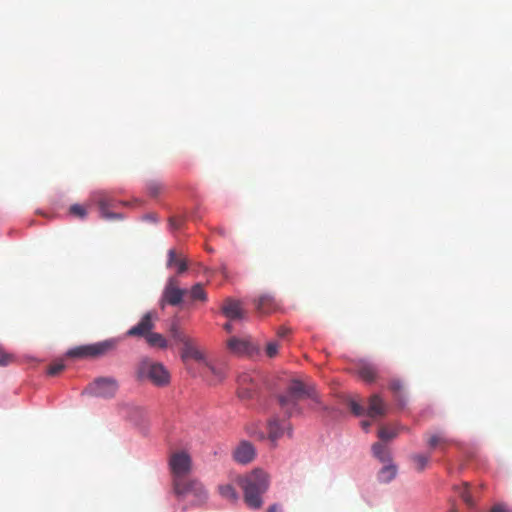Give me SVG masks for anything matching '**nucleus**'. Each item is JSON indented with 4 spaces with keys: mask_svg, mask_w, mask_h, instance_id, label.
<instances>
[{
    "mask_svg": "<svg viewBox=\"0 0 512 512\" xmlns=\"http://www.w3.org/2000/svg\"><path fill=\"white\" fill-rule=\"evenodd\" d=\"M256 388H257L256 384H251V385H246V386L244 385V390L246 393H249V396H239V397L243 398V399L252 398L256 392Z\"/></svg>",
    "mask_w": 512,
    "mask_h": 512,
    "instance_id": "obj_39",
    "label": "nucleus"
},
{
    "mask_svg": "<svg viewBox=\"0 0 512 512\" xmlns=\"http://www.w3.org/2000/svg\"><path fill=\"white\" fill-rule=\"evenodd\" d=\"M223 329L227 332V333H231L233 331V325H232V321H228L227 323H225L223 325Z\"/></svg>",
    "mask_w": 512,
    "mask_h": 512,
    "instance_id": "obj_42",
    "label": "nucleus"
},
{
    "mask_svg": "<svg viewBox=\"0 0 512 512\" xmlns=\"http://www.w3.org/2000/svg\"><path fill=\"white\" fill-rule=\"evenodd\" d=\"M458 494L468 507L472 508L475 506V502L470 494L468 483H464L463 486L458 488Z\"/></svg>",
    "mask_w": 512,
    "mask_h": 512,
    "instance_id": "obj_26",
    "label": "nucleus"
},
{
    "mask_svg": "<svg viewBox=\"0 0 512 512\" xmlns=\"http://www.w3.org/2000/svg\"><path fill=\"white\" fill-rule=\"evenodd\" d=\"M268 512H282V509L277 504H273L269 507Z\"/></svg>",
    "mask_w": 512,
    "mask_h": 512,
    "instance_id": "obj_43",
    "label": "nucleus"
},
{
    "mask_svg": "<svg viewBox=\"0 0 512 512\" xmlns=\"http://www.w3.org/2000/svg\"><path fill=\"white\" fill-rule=\"evenodd\" d=\"M69 213L79 219H84L87 216V209L80 204H74L69 208Z\"/></svg>",
    "mask_w": 512,
    "mask_h": 512,
    "instance_id": "obj_29",
    "label": "nucleus"
},
{
    "mask_svg": "<svg viewBox=\"0 0 512 512\" xmlns=\"http://www.w3.org/2000/svg\"><path fill=\"white\" fill-rule=\"evenodd\" d=\"M449 512H458L456 509L452 508Z\"/></svg>",
    "mask_w": 512,
    "mask_h": 512,
    "instance_id": "obj_45",
    "label": "nucleus"
},
{
    "mask_svg": "<svg viewBox=\"0 0 512 512\" xmlns=\"http://www.w3.org/2000/svg\"><path fill=\"white\" fill-rule=\"evenodd\" d=\"M286 430H290V424L286 420L280 421L278 418H272L268 422L269 438L276 441L284 435Z\"/></svg>",
    "mask_w": 512,
    "mask_h": 512,
    "instance_id": "obj_14",
    "label": "nucleus"
},
{
    "mask_svg": "<svg viewBox=\"0 0 512 512\" xmlns=\"http://www.w3.org/2000/svg\"><path fill=\"white\" fill-rule=\"evenodd\" d=\"M238 483L244 492V501L249 508L259 509L262 504V495L268 490V474L260 469L239 477Z\"/></svg>",
    "mask_w": 512,
    "mask_h": 512,
    "instance_id": "obj_2",
    "label": "nucleus"
},
{
    "mask_svg": "<svg viewBox=\"0 0 512 512\" xmlns=\"http://www.w3.org/2000/svg\"><path fill=\"white\" fill-rule=\"evenodd\" d=\"M92 201L98 206L100 216L106 220H119L123 216L121 213L111 210L118 209L119 206H128V202L117 201L110 193L106 191H97L92 196Z\"/></svg>",
    "mask_w": 512,
    "mask_h": 512,
    "instance_id": "obj_6",
    "label": "nucleus"
},
{
    "mask_svg": "<svg viewBox=\"0 0 512 512\" xmlns=\"http://www.w3.org/2000/svg\"><path fill=\"white\" fill-rule=\"evenodd\" d=\"M389 388L395 393H399L401 392V390L403 389V384L400 380H397V379H394V380H391L390 383H389Z\"/></svg>",
    "mask_w": 512,
    "mask_h": 512,
    "instance_id": "obj_38",
    "label": "nucleus"
},
{
    "mask_svg": "<svg viewBox=\"0 0 512 512\" xmlns=\"http://www.w3.org/2000/svg\"><path fill=\"white\" fill-rule=\"evenodd\" d=\"M181 359L186 362L188 359H194L196 361H203L204 355L203 353L194 345L193 341L190 339L187 343H185L182 347L181 351Z\"/></svg>",
    "mask_w": 512,
    "mask_h": 512,
    "instance_id": "obj_17",
    "label": "nucleus"
},
{
    "mask_svg": "<svg viewBox=\"0 0 512 512\" xmlns=\"http://www.w3.org/2000/svg\"><path fill=\"white\" fill-rule=\"evenodd\" d=\"M169 467L173 475L174 491L179 496L193 494L200 500L206 498V490L197 480H187L192 470V459L185 451H177L169 458Z\"/></svg>",
    "mask_w": 512,
    "mask_h": 512,
    "instance_id": "obj_1",
    "label": "nucleus"
},
{
    "mask_svg": "<svg viewBox=\"0 0 512 512\" xmlns=\"http://www.w3.org/2000/svg\"><path fill=\"white\" fill-rule=\"evenodd\" d=\"M256 310L261 315L271 314L279 309V303L271 294L265 293L254 300Z\"/></svg>",
    "mask_w": 512,
    "mask_h": 512,
    "instance_id": "obj_11",
    "label": "nucleus"
},
{
    "mask_svg": "<svg viewBox=\"0 0 512 512\" xmlns=\"http://www.w3.org/2000/svg\"><path fill=\"white\" fill-rule=\"evenodd\" d=\"M145 340L151 347L165 349L168 346L166 338L160 333L153 332V330L145 337Z\"/></svg>",
    "mask_w": 512,
    "mask_h": 512,
    "instance_id": "obj_22",
    "label": "nucleus"
},
{
    "mask_svg": "<svg viewBox=\"0 0 512 512\" xmlns=\"http://www.w3.org/2000/svg\"><path fill=\"white\" fill-rule=\"evenodd\" d=\"M206 366L209 368L211 373L215 375L218 381H221L225 377V370L223 367H216L215 365L206 362Z\"/></svg>",
    "mask_w": 512,
    "mask_h": 512,
    "instance_id": "obj_31",
    "label": "nucleus"
},
{
    "mask_svg": "<svg viewBox=\"0 0 512 512\" xmlns=\"http://www.w3.org/2000/svg\"><path fill=\"white\" fill-rule=\"evenodd\" d=\"M254 446L248 441H242L234 450L233 457L236 462L247 464L255 458Z\"/></svg>",
    "mask_w": 512,
    "mask_h": 512,
    "instance_id": "obj_12",
    "label": "nucleus"
},
{
    "mask_svg": "<svg viewBox=\"0 0 512 512\" xmlns=\"http://www.w3.org/2000/svg\"><path fill=\"white\" fill-rule=\"evenodd\" d=\"M417 471L422 472L430 461L429 455L414 454L411 457Z\"/></svg>",
    "mask_w": 512,
    "mask_h": 512,
    "instance_id": "obj_25",
    "label": "nucleus"
},
{
    "mask_svg": "<svg viewBox=\"0 0 512 512\" xmlns=\"http://www.w3.org/2000/svg\"><path fill=\"white\" fill-rule=\"evenodd\" d=\"M372 452L374 457H376L383 464L392 462L390 450L385 444L381 442L374 443L372 446Z\"/></svg>",
    "mask_w": 512,
    "mask_h": 512,
    "instance_id": "obj_21",
    "label": "nucleus"
},
{
    "mask_svg": "<svg viewBox=\"0 0 512 512\" xmlns=\"http://www.w3.org/2000/svg\"><path fill=\"white\" fill-rule=\"evenodd\" d=\"M387 413V405L378 394H374L369 398L367 416L372 419L385 416Z\"/></svg>",
    "mask_w": 512,
    "mask_h": 512,
    "instance_id": "obj_13",
    "label": "nucleus"
},
{
    "mask_svg": "<svg viewBox=\"0 0 512 512\" xmlns=\"http://www.w3.org/2000/svg\"><path fill=\"white\" fill-rule=\"evenodd\" d=\"M361 426L364 430H368V428L371 426V422L369 420H364L361 422Z\"/></svg>",
    "mask_w": 512,
    "mask_h": 512,
    "instance_id": "obj_44",
    "label": "nucleus"
},
{
    "mask_svg": "<svg viewBox=\"0 0 512 512\" xmlns=\"http://www.w3.org/2000/svg\"><path fill=\"white\" fill-rule=\"evenodd\" d=\"M290 333V329L287 328V327H280L278 330H277V336L280 337V338H284L286 335H288Z\"/></svg>",
    "mask_w": 512,
    "mask_h": 512,
    "instance_id": "obj_41",
    "label": "nucleus"
},
{
    "mask_svg": "<svg viewBox=\"0 0 512 512\" xmlns=\"http://www.w3.org/2000/svg\"><path fill=\"white\" fill-rule=\"evenodd\" d=\"M453 443V440L448 438L443 432H436L427 436V444L431 449L440 448L445 451V448Z\"/></svg>",
    "mask_w": 512,
    "mask_h": 512,
    "instance_id": "obj_16",
    "label": "nucleus"
},
{
    "mask_svg": "<svg viewBox=\"0 0 512 512\" xmlns=\"http://www.w3.org/2000/svg\"><path fill=\"white\" fill-rule=\"evenodd\" d=\"M14 361L13 355L7 353L1 346H0V366H7L10 363Z\"/></svg>",
    "mask_w": 512,
    "mask_h": 512,
    "instance_id": "obj_34",
    "label": "nucleus"
},
{
    "mask_svg": "<svg viewBox=\"0 0 512 512\" xmlns=\"http://www.w3.org/2000/svg\"><path fill=\"white\" fill-rule=\"evenodd\" d=\"M166 265L168 268L176 266L178 275H181L188 269L187 260L184 258H178L175 250L173 249L168 251V260Z\"/></svg>",
    "mask_w": 512,
    "mask_h": 512,
    "instance_id": "obj_19",
    "label": "nucleus"
},
{
    "mask_svg": "<svg viewBox=\"0 0 512 512\" xmlns=\"http://www.w3.org/2000/svg\"><path fill=\"white\" fill-rule=\"evenodd\" d=\"M349 406H350L351 411L356 416H361V415H363L365 413V410H364L363 406H361L360 404H358L355 401H351Z\"/></svg>",
    "mask_w": 512,
    "mask_h": 512,
    "instance_id": "obj_36",
    "label": "nucleus"
},
{
    "mask_svg": "<svg viewBox=\"0 0 512 512\" xmlns=\"http://www.w3.org/2000/svg\"><path fill=\"white\" fill-rule=\"evenodd\" d=\"M190 299L193 301H207V293L204 290L203 284L196 283L189 291Z\"/></svg>",
    "mask_w": 512,
    "mask_h": 512,
    "instance_id": "obj_23",
    "label": "nucleus"
},
{
    "mask_svg": "<svg viewBox=\"0 0 512 512\" xmlns=\"http://www.w3.org/2000/svg\"><path fill=\"white\" fill-rule=\"evenodd\" d=\"M251 343L247 339L231 337L227 340V349L235 355H244L249 352Z\"/></svg>",
    "mask_w": 512,
    "mask_h": 512,
    "instance_id": "obj_15",
    "label": "nucleus"
},
{
    "mask_svg": "<svg viewBox=\"0 0 512 512\" xmlns=\"http://www.w3.org/2000/svg\"><path fill=\"white\" fill-rule=\"evenodd\" d=\"M358 375L366 382L371 383L377 377V369L374 365L366 362L359 364L357 369Z\"/></svg>",
    "mask_w": 512,
    "mask_h": 512,
    "instance_id": "obj_20",
    "label": "nucleus"
},
{
    "mask_svg": "<svg viewBox=\"0 0 512 512\" xmlns=\"http://www.w3.org/2000/svg\"><path fill=\"white\" fill-rule=\"evenodd\" d=\"M219 493L221 494V496L229 501H236L238 499V494L237 492L235 491V489L229 485V484H226V485H222L219 487Z\"/></svg>",
    "mask_w": 512,
    "mask_h": 512,
    "instance_id": "obj_27",
    "label": "nucleus"
},
{
    "mask_svg": "<svg viewBox=\"0 0 512 512\" xmlns=\"http://www.w3.org/2000/svg\"><path fill=\"white\" fill-rule=\"evenodd\" d=\"M158 315L155 311L146 312L140 321L127 330V337L145 338L155 327Z\"/></svg>",
    "mask_w": 512,
    "mask_h": 512,
    "instance_id": "obj_9",
    "label": "nucleus"
},
{
    "mask_svg": "<svg viewBox=\"0 0 512 512\" xmlns=\"http://www.w3.org/2000/svg\"><path fill=\"white\" fill-rule=\"evenodd\" d=\"M221 312L230 321L243 320L247 316L242 303L233 298H226L224 300L221 306Z\"/></svg>",
    "mask_w": 512,
    "mask_h": 512,
    "instance_id": "obj_10",
    "label": "nucleus"
},
{
    "mask_svg": "<svg viewBox=\"0 0 512 512\" xmlns=\"http://www.w3.org/2000/svg\"><path fill=\"white\" fill-rule=\"evenodd\" d=\"M117 344L116 339H108L94 344L77 346L68 350L66 355L70 358H97L113 351Z\"/></svg>",
    "mask_w": 512,
    "mask_h": 512,
    "instance_id": "obj_5",
    "label": "nucleus"
},
{
    "mask_svg": "<svg viewBox=\"0 0 512 512\" xmlns=\"http://www.w3.org/2000/svg\"><path fill=\"white\" fill-rule=\"evenodd\" d=\"M311 394L305 385L299 380H292L287 387L285 394L278 397V402L284 413L291 417L300 413L298 402Z\"/></svg>",
    "mask_w": 512,
    "mask_h": 512,
    "instance_id": "obj_4",
    "label": "nucleus"
},
{
    "mask_svg": "<svg viewBox=\"0 0 512 512\" xmlns=\"http://www.w3.org/2000/svg\"><path fill=\"white\" fill-rule=\"evenodd\" d=\"M183 221L184 219L182 217H171L169 219V227L173 230L179 229Z\"/></svg>",
    "mask_w": 512,
    "mask_h": 512,
    "instance_id": "obj_37",
    "label": "nucleus"
},
{
    "mask_svg": "<svg viewBox=\"0 0 512 512\" xmlns=\"http://www.w3.org/2000/svg\"><path fill=\"white\" fill-rule=\"evenodd\" d=\"M378 436L383 441H389L397 436V432L387 427H381Z\"/></svg>",
    "mask_w": 512,
    "mask_h": 512,
    "instance_id": "obj_30",
    "label": "nucleus"
},
{
    "mask_svg": "<svg viewBox=\"0 0 512 512\" xmlns=\"http://www.w3.org/2000/svg\"><path fill=\"white\" fill-rule=\"evenodd\" d=\"M489 512H510V510L505 504H496L489 510Z\"/></svg>",
    "mask_w": 512,
    "mask_h": 512,
    "instance_id": "obj_40",
    "label": "nucleus"
},
{
    "mask_svg": "<svg viewBox=\"0 0 512 512\" xmlns=\"http://www.w3.org/2000/svg\"><path fill=\"white\" fill-rule=\"evenodd\" d=\"M188 291L179 287V281L175 276L169 277L162 293L161 303L178 306Z\"/></svg>",
    "mask_w": 512,
    "mask_h": 512,
    "instance_id": "obj_7",
    "label": "nucleus"
},
{
    "mask_svg": "<svg viewBox=\"0 0 512 512\" xmlns=\"http://www.w3.org/2000/svg\"><path fill=\"white\" fill-rule=\"evenodd\" d=\"M138 381H150L157 387H165L170 383V373L165 366L148 357L142 358L136 366Z\"/></svg>",
    "mask_w": 512,
    "mask_h": 512,
    "instance_id": "obj_3",
    "label": "nucleus"
},
{
    "mask_svg": "<svg viewBox=\"0 0 512 512\" xmlns=\"http://www.w3.org/2000/svg\"><path fill=\"white\" fill-rule=\"evenodd\" d=\"M397 466L392 462L385 463L384 466L379 470L377 479L379 482L387 484L390 483L397 476Z\"/></svg>",
    "mask_w": 512,
    "mask_h": 512,
    "instance_id": "obj_18",
    "label": "nucleus"
},
{
    "mask_svg": "<svg viewBox=\"0 0 512 512\" xmlns=\"http://www.w3.org/2000/svg\"><path fill=\"white\" fill-rule=\"evenodd\" d=\"M171 333H172V337L174 338V340L181 343L182 345H184L185 343H187L190 340V338H188L185 334L180 332L176 326L172 327Z\"/></svg>",
    "mask_w": 512,
    "mask_h": 512,
    "instance_id": "obj_32",
    "label": "nucleus"
},
{
    "mask_svg": "<svg viewBox=\"0 0 512 512\" xmlns=\"http://www.w3.org/2000/svg\"><path fill=\"white\" fill-rule=\"evenodd\" d=\"M164 189V186L159 181H150L147 184V193L151 197H157Z\"/></svg>",
    "mask_w": 512,
    "mask_h": 512,
    "instance_id": "obj_28",
    "label": "nucleus"
},
{
    "mask_svg": "<svg viewBox=\"0 0 512 512\" xmlns=\"http://www.w3.org/2000/svg\"><path fill=\"white\" fill-rule=\"evenodd\" d=\"M89 393L103 398L114 397L118 390V383L114 378L111 377H100L95 379L88 386Z\"/></svg>",
    "mask_w": 512,
    "mask_h": 512,
    "instance_id": "obj_8",
    "label": "nucleus"
},
{
    "mask_svg": "<svg viewBox=\"0 0 512 512\" xmlns=\"http://www.w3.org/2000/svg\"><path fill=\"white\" fill-rule=\"evenodd\" d=\"M64 368H65V365L62 362H55L48 367L47 373L50 376H56L60 372H62L64 370Z\"/></svg>",
    "mask_w": 512,
    "mask_h": 512,
    "instance_id": "obj_33",
    "label": "nucleus"
},
{
    "mask_svg": "<svg viewBox=\"0 0 512 512\" xmlns=\"http://www.w3.org/2000/svg\"><path fill=\"white\" fill-rule=\"evenodd\" d=\"M278 349H279L278 342H276V341L269 342L266 345V349H265L266 355L269 358H273V357H275L277 355Z\"/></svg>",
    "mask_w": 512,
    "mask_h": 512,
    "instance_id": "obj_35",
    "label": "nucleus"
},
{
    "mask_svg": "<svg viewBox=\"0 0 512 512\" xmlns=\"http://www.w3.org/2000/svg\"><path fill=\"white\" fill-rule=\"evenodd\" d=\"M238 395L239 396H249V393H246L244 390V385H251L254 383V378L250 373H243L238 376Z\"/></svg>",
    "mask_w": 512,
    "mask_h": 512,
    "instance_id": "obj_24",
    "label": "nucleus"
}]
</instances>
